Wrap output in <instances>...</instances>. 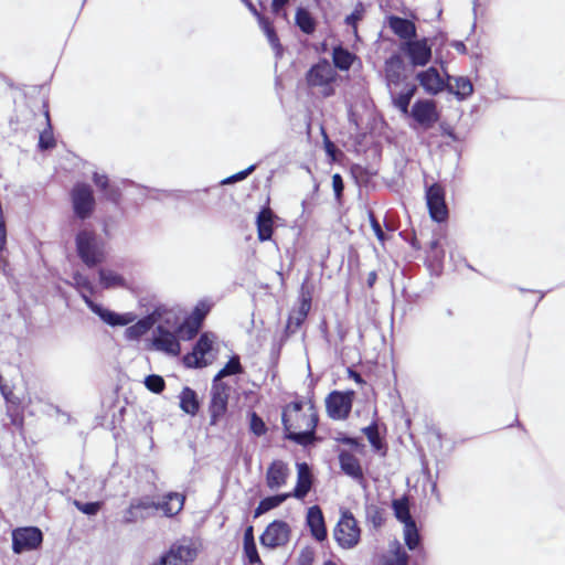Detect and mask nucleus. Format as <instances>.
I'll return each instance as SVG.
<instances>
[{"mask_svg": "<svg viewBox=\"0 0 565 565\" xmlns=\"http://www.w3.org/2000/svg\"><path fill=\"white\" fill-rule=\"evenodd\" d=\"M75 246L79 259L87 267H95L105 259V243L93 230H79L75 235Z\"/></svg>", "mask_w": 565, "mask_h": 565, "instance_id": "nucleus-1", "label": "nucleus"}, {"mask_svg": "<svg viewBox=\"0 0 565 565\" xmlns=\"http://www.w3.org/2000/svg\"><path fill=\"white\" fill-rule=\"evenodd\" d=\"M70 200L76 218L86 221L92 217L96 209V200L89 184L84 182L75 183L70 192Z\"/></svg>", "mask_w": 565, "mask_h": 565, "instance_id": "nucleus-2", "label": "nucleus"}, {"mask_svg": "<svg viewBox=\"0 0 565 565\" xmlns=\"http://www.w3.org/2000/svg\"><path fill=\"white\" fill-rule=\"evenodd\" d=\"M333 537L343 550H352L360 543L361 529L349 510L342 511L333 530Z\"/></svg>", "mask_w": 565, "mask_h": 565, "instance_id": "nucleus-3", "label": "nucleus"}, {"mask_svg": "<svg viewBox=\"0 0 565 565\" xmlns=\"http://www.w3.org/2000/svg\"><path fill=\"white\" fill-rule=\"evenodd\" d=\"M309 415H301V420L305 423V429L297 431L290 423V415L287 412L282 413V426L286 434V438L295 441L301 446H308L315 440V431L318 425V415L310 408Z\"/></svg>", "mask_w": 565, "mask_h": 565, "instance_id": "nucleus-4", "label": "nucleus"}, {"mask_svg": "<svg viewBox=\"0 0 565 565\" xmlns=\"http://www.w3.org/2000/svg\"><path fill=\"white\" fill-rule=\"evenodd\" d=\"M335 75L334 67L328 60L322 58L309 68L306 81L308 86L320 87L324 96H331L333 94L331 84L334 82Z\"/></svg>", "mask_w": 565, "mask_h": 565, "instance_id": "nucleus-5", "label": "nucleus"}, {"mask_svg": "<svg viewBox=\"0 0 565 565\" xmlns=\"http://www.w3.org/2000/svg\"><path fill=\"white\" fill-rule=\"evenodd\" d=\"M291 536L290 525L282 520H275L269 523L259 536V542L264 547L275 550L285 546Z\"/></svg>", "mask_w": 565, "mask_h": 565, "instance_id": "nucleus-6", "label": "nucleus"}, {"mask_svg": "<svg viewBox=\"0 0 565 565\" xmlns=\"http://www.w3.org/2000/svg\"><path fill=\"white\" fill-rule=\"evenodd\" d=\"M43 541V534L35 526L19 527L12 531V550L15 554L38 548Z\"/></svg>", "mask_w": 565, "mask_h": 565, "instance_id": "nucleus-7", "label": "nucleus"}, {"mask_svg": "<svg viewBox=\"0 0 565 565\" xmlns=\"http://www.w3.org/2000/svg\"><path fill=\"white\" fill-rule=\"evenodd\" d=\"M401 50L407 55L413 66H425L431 60V46L426 38L405 41Z\"/></svg>", "mask_w": 565, "mask_h": 565, "instance_id": "nucleus-8", "label": "nucleus"}, {"mask_svg": "<svg viewBox=\"0 0 565 565\" xmlns=\"http://www.w3.org/2000/svg\"><path fill=\"white\" fill-rule=\"evenodd\" d=\"M426 203L430 217L438 223L448 217V209L445 202V191L441 185L434 183L426 189Z\"/></svg>", "mask_w": 565, "mask_h": 565, "instance_id": "nucleus-9", "label": "nucleus"}, {"mask_svg": "<svg viewBox=\"0 0 565 565\" xmlns=\"http://www.w3.org/2000/svg\"><path fill=\"white\" fill-rule=\"evenodd\" d=\"M409 115L423 129H430L439 119L436 103L431 99H417Z\"/></svg>", "mask_w": 565, "mask_h": 565, "instance_id": "nucleus-10", "label": "nucleus"}, {"mask_svg": "<svg viewBox=\"0 0 565 565\" xmlns=\"http://www.w3.org/2000/svg\"><path fill=\"white\" fill-rule=\"evenodd\" d=\"M82 298L86 306L94 312L99 319L110 327H124L128 326L134 320L131 313H118L104 306L93 301L87 295L82 294Z\"/></svg>", "mask_w": 565, "mask_h": 565, "instance_id": "nucleus-11", "label": "nucleus"}, {"mask_svg": "<svg viewBox=\"0 0 565 565\" xmlns=\"http://www.w3.org/2000/svg\"><path fill=\"white\" fill-rule=\"evenodd\" d=\"M212 344L213 341L209 338L206 333L201 334L195 345L193 347L192 352L184 355V365L186 367L201 369L211 363L207 355L212 350Z\"/></svg>", "mask_w": 565, "mask_h": 565, "instance_id": "nucleus-12", "label": "nucleus"}, {"mask_svg": "<svg viewBox=\"0 0 565 565\" xmlns=\"http://www.w3.org/2000/svg\"><path fill=\"white\" fill-rule=\"evenodd\" d=\"M211 310V303L202 300L200 301L191 315L184 320V322L178 328V332L186 339H192L199 332L203 320Z\"/></svg>", "mask_w": 565, "mask_h": 565, "instance_id": "nucleus-13", "label": "nucleus"}, {"mask_svg": "<svg viewBox=\"0 0 565 565\" xmlns=\"http://www.w3.org/2000/svg\"><path fill=\"white\" fill-rule=\"evenodd\" d=\"M228 391L230 387L226 384L213 382L211 388V403L209 407L211 425H216L218 419L225 414L227 409Z\"/></svg>", "mask_w": 565, "mask_h": 565, "instance_id": "nucleus-14", "label": "nucleus"}, {"mask_svg": "<svg viewBox=\"0 0 565 565\" xmlns=\"http://www.w3.org/2000/svg\"><path fill=\"white\" fill-rule=\"evenodd\" d=\"M196 557V550L191 545L173 544L159 561L152 565H190Z\"/></svg>", "mask_w": 565, "mask_h": 565, "instance_id": "nucleus-15", "label": "nucleus"}, {"mask_svg": "<svg viewBox=\"0 0 565 565\" xmlns=\"http://www.w3.org/2000/svg\"><path fill=\"white\" fill-rule=\"evenodd\" d=\"M416 79L428 95L435 96L446 89L447 82L441 78L437 68L433 66L417 73Z\"/></svg>", "mask_w": 565, "mask_h": 565, "instance_id": "nucleus-16", "label": "nucleus"}, {"mask_svg": "<svg viewBox=\"0 0 565 565\" xmlns=\"http://www.w3.org/2000/svg\"><path fill=\"white\" fill-rule=\"evenodd\" d=\"M326 408L331 418L344 419L351 411V402L343 393L334 391L328 395Z\"/></svg>", "mask_w": 565, "mask_h": 565, "instance_id": "nucleus-17", "label": "nucleus"}, {"mask_svg": "<svg viewBox=\"0 0 565 565\" xmlns=\"http://www.w3.org/2000/svg\"><path fill=\"white\" fill-rule=\"evenodd\" d=\"M152 343L158 351L167 354L178 355L180 353V343L175 334L162 326L157 327Z\"/></svg>", "mask_w": 565, "mask_h": 565, "instance_id": "nucleus-18", "label": "nucleus"}, {"mask_svg": "<svg viewBox=\"0 0 565 565\" xmlns=\"http://www.w3.org/2000/svg\"><path fill=\"white\" fill-rule=\"evenodd\" d=\"M306 523L315 540L323 542L327 539L328 532L324 524L323 513L318 505H312L308 509Z\"/></svg>", "mask_w": 565, "mask_h": 565, "instance_id": "nucleus-19", "label": "nucleus"}, {"mask_svg": "<svg viewBox=\"0 0 565 565\" xmlns=\"http://www.w3.org/2000/svg\"><path fill=\"white\" fill-rule=\"evenodd\" d=\"M404 61L398 54H393L385 61V81L390 89L392 86H398L402 83L404 78Z\"/></svg>", "mask_w": 565, "mask_h": 565, "instance_id": "nucleus-20", "label": "nucleus"}, {"mask_svg": "<svg viewBox=\"0 0 565 565\" xmlns=\"http://www.w3.org/2000/svg\"><path fill=\"white\" fill-rule=\"evenodd\" d=\"M289 476V469L282 460H274L266 472V484L270 490L282 487Z\"/></svg>", "mask_w": 565, "mask_h": 565, "instance_id": "nucleus-21", "label": "nucleus"}, {"mask_svg": "<svg viewBox=\"0 0 565 565\" xmlns=\"http://www.w3.org/2000/svg\"><path fill=\"white\" fill-rule=\"evenodd\" d=\"M446 90L454 94L457 99L465 100L473 93V85L466 76H447Z\"/></svg>", "mask_w": 565, "mask_h": 565, "instance_id": "nucleus-22", "label": "nucleus"}, {"mask_svg": "<svg viewBox=\"0 0 565 565\" xmlns=\"http://www.w3.org/2000/svg\"><path fill=\"white\" fill-rule=\"evenodd\" d=\"M311 471L306 462L297 465V484L292 491L291 497L296 499H303L311 489Z\"/></svg>", "mask_w": 565, "mask_h": 565, "instance_id": "nucleus-23", "label": "nucleus"}, {"mask_svg": "<svg viewBox=\"0 0 565 565\" xmlns=\"http://www.w3.org/2000/svg\"><path fill=\"white\" fill-rule=\"evenodd\" d=\"M339 463L341 470L354 480H363V470L359 459L347 450L339 452Z\"/></svg>", "mask_w": 565, "mask_h": 565, "instance_id": "nucleus-24", "label": "nucleus"}, {"mask_svg": "<svg viewBox=\"0 0 565 565\" xmlns=\"http://www.w3.org/2000/svg\"><path fill=\"white\" fill-rule=\"evenodd\" d=\"M184 495L178 492H169L163 495V500L157 502L158 511H162L167 518L177 515L184 505Z\"/></svg>", "mask_w": 565, "mask_h": 565, "instance_id": "nucleus-25", "label": "nucleus"}, {"mask_svg": "<svg viewBox=\"0 0 565 565\" xmlns=\"http://www.w3.org/2000/svg\"><path fill=\"white\" fill-rule=\"evenodd\" d=\"M388 25L398 38L405 41H409L416 36V26L408 19L392 15L388 19Z\"/></svg>", "mask_w": 565, "mask_h": 565, "instance_id": "nucleus-26", "label": "nucleus"}, {"mask_svg": "<svg viewBox=\"0 0 565 565\" xmlns=\"http://www.w3.org/2000/svg\"><path fill=\"white\" fill-rule=\"evenodd\" d=\"M257 234L260 242L269 241L274 231V214L270 209H262L256 217Z\"/></svg>", "mask_w": 565, "mask_h": 565, "instance_id": "nucleus-27", "label": "nucleus"}, {"mask_svg": "<svg viewBox=\"0 0 565 565\" xmlns=\"http://www.w3.org/2000/svg\"><path fill=\"white\" fill-rule=\"evenodd\" d=\"M93 182L96 188L103 192L105 198L108 201L117 203L120 199V190L118 186L110 184L109 179L106 174L94 172L93 173Z\"/></svg>", "mask_w": 565, "mask_h": 565, "instance_id": "nucleus-28", "label": "nucleus"}, {"mask_svg": "<svg viewBox=\"0 0 565 565\" xmlns=\"http://www.w3.org/2000/svg\"><path fill=\"white\" fill-rule=\"evenodd\" d=\"M132 508L137 510L141 521H145L156 514L158 511L157 502L149 495L131 499Z\"/></svg>", "mask_w": 565, "mask_h": 565, "instance_id": "nucleus-29", "label": "nucleus"}, {"mask_svg": "<svg viewBox=\"0 0 565 565\" xmlns=\"http://www.w3.org/2000/svg\"><path fill=\"white\" fill-rule=\"evenodd\" d=\"M417 92V87L414 84H408L406 89L394 95H392L393 105L404 115H409V104L412 98L415 96Z\"/></svg>", "mask_w": 565, "mask_h": 565, "instance_id": "nucleus-30", "label": "nucleus"}, {"mask_svg": "<svg viewBox=\"0 0 565 565\" xmlns=\"http://www.w3.org/2000/svg\"><path fill=\"white\" fill-rule=\"evenodd\" d=\"M180 408L192 416L198 413L200 404L195 391L188 386L183 387L180 393Z\"/></svg>", "mask_w": 565, "mask_h": 565, "instance_id": "nucleus-31", "label": "nucleus"}, {"mask_svg": "<svg viewBox=\"0 0 565 565\" xmlns=\"http://www.w3.org/2000/svg\"><path fill=\"white\" fill-rule=\"evenodd\" d=\"M290 497V493H280L264 498L263 500H260L257 508L255 509L254 518H259L264 513L279 507Z\"/></svg>", "mask_w": 565, "mask_h": 565, "instance_id": "nucleus-32", "label": "nucleus"}, {"mask_svg": "<svg viewBox=\"0 0 565 565\" xmlns=\"http://www.w3.org/2000/svg\"><path fill=\"white\" fill-rule=\"evenodd\" d=\"M98 276L100 285L105 289L126 287L125 278L114 270L102 268L98 270Z\"/></svg>", "mask_w": 565, "mask_h": 565, "instance_id": "nucleus-33", "label": "nucleus"}, {"mask_svg": "<svg viewBox=\"0 0 565 565\" xmlns=\"http://www.w3.org/2000/svg\"><path fill=\"white\" fill-rule=\"evenodd\" d=\"M296 25L306 34H312L316 30V21L308 10L298 8L295 14Z\"/></svg>", "mask_w": 565, "mask_h": 565, "instance_id": "nucleus-34", "label": "nucleus"}, {"mask_svg": "<svg viewBox=\"0 0 565 565\" xmlns=\"http://www.w3.org/2000/svg\"><path fill=\"white\" fill-rule=\"evenodd\" d=\"M332 60L334 67L341 71H348L354 60V55L342 46H335L332 52Z\"/></svg>", "mask_w": 565, "mask_h": 565, "instance_id": "nucleus-35", "label": "nucleus"}, {"mask_svg": "<svg viewBox=\"0 0 565 565\" xmlns=\"http://www.w3.org/2000/svg\"><path fill=\"white\" fill-rule=\"evenodd\" d=\"M243 366L238 355H233L228 362L222 367L214 376L213 382L220 383V381L230 375H236L243 373Z\"/></svg>", "mask_w": 565, "mask_h": 565, "instance_id": "nucleus-36", "label": "nucleus"}, {"mask_svg": "<svg viewBox=\"0 0 565 565\" xmlns=\"http://www.w3.org/2000/svg\"><path fill=\"white\" fill-rule=\"evenodd\" d=\"M395 518L404 525L408 522H415L409 512V504L406 498L395 499L392 502Z\"/></svg>", "mask_w": 565, "mask_h": 565, "instance_id": "nucleus-37", "label": "nucleus"}, {"mask_svg": "<svg viewBox=\"0 0 565 565\" xmlns=\"http://www.w3.org/2000/svg\"><path fill=\"white\" fill-rule=\"evenodd\" d=\"M152 327L150 318H145L128 327L125 331V335L128 340H138L146 334Z\"/></svg>", "mask_w": 565, "mask_h": 565, "instance_id": "nucleus-38", "label": "nucleus"}, {"mask_svg": "<svg viewBox=\"0 0 565 565\" xmlns=\"http://www.w3.org/2000/svg\"><path fill=\"white\" fill-rule=\"evenodd\" d=\"M259 25L263 29L264 33L266 34L269 44L275 50L276 55L280 56L282 53V47L270 22L266 18L259 17Z\"/></svg>", "mask_w": 565, "mask_h": 565, "instance_id": "nucleus-39", "label": "nucleus"}, {"mask_svg": "<svg viewBox=\"0 0 565 565\" xmlns=\"http://www.w3.org/2000/svg\"><path fill=\"white\" fill-rule=\"evenodd\" d=\"M404 541L411 551L419 547L422 539L415 522H408L404 525Z\"/></svg>", "mask_w": 565, "mask_h": 565, "instance_id": "nucleus-40", "label": "nucleus"}, {"mask_svg": "<svg viewBox=\"0 0 565 565\" xmlns=\"http://www.w3.org/2000/svg\"><path fill=\"white\" fill-rule=\"evenodd\" d=\"M145 386L150 392L159 394L164 390L166 383H164V380L162 376L157 375V374H151L145 379Z\"/></svg>", "mask_w": 565, "mask_h": 565, "instance_id": "nucleus-41", "label": "nucleus"}, {"mask_svg": "<svg viewBox=\"0 0 565 565\" xmlns=\"http://www.w3.org/2000/svg\"><path fill=\"white\" fill-rule=\"evenodd\" d=\"M249 429L256 436H263L267 431L265 422L255 412H252L249 415Z\"/></svg>", "mask_w": 565, "mask_h": 565, "instance_id": "nucleus-42", "label": "nucleus"}, {"mask_svg": "<svg viewBox=\"0 0 565 565\" xmlns=\"http://www.w3.org/2000/svg\"><path fill=\"white\" fill-rule=\"evenodd\" d=\"M73 504L76 507L78 511L86 515H96L102 508V502H82L79 500H74Z\"/></svg>", "mask_w": 565, "mask_h": 565, "instance_id": "nucleus-43", "label": "nucleus"}, {"mask_svg": "<svg viewBox=\"0 0 565 565\" xmlns=\"http://www.w3.org/2000/svg\"><path fill=\"white\" fill-rule=\"evenodd\" d=\"M367 520L373 524L374 527H380L384 523L383 511L377 507H370L366 511Z\"/></svg>", "mask_w": 565, "mask_h": 565, "instance_id": "nucleus-44", "label": "nucleus"}, {"mask_svg": "<svg viewBox=\"0 0 565 565\" xmlns=\"http://www.w3.org/2000/svg\"><path fill=\"white\" fill-rule=\"evenodd\" d=\"M385 565H408V555L398 544L392 558L386 559Z\"/></svg>", "mask_w": 565, "mask_h": 565, "instance_id": "nucleus-45", "label": "nucleus"}, {"mask_svg": "<svg viewBox=\"0 0 565 565\" xmlns=\"http://www.w3.org/2000/svg\"><path fill=\"white\" fill-rule=\"evenodd\" d=\"M54 146H55V140H54L51 127L49 126L47 129H45L44 131H42L40 134L39 148L41 150H47V149L53 148Z\"/></svg>", "mask_w": 565, "mask_h": 565, "instance_id": "nucleus-46", "label": "nucleus"}, {"mask_svg": "<svg viewBox=\"0 0 565 565\" xmlns=\"http://www.w3.org/2000/svg\"><path fill=\"white\" fill-rule=\"evenodd\" d=\"M363 433L367 437L370 444L375 449H380L381 448V439H380V436H379L377 426L375 424H372V425L363 428Z\"/></svg>", "mask_w": 565, "mask_h": 565, "instance_id": "nucleus-47", "label": "nucleus"}, {"mask_svg": "<svg viewBox=\"0 0 565 565\" xmlns=\"http://www.w3.org/2000/svg\"><path fill=\"white\" fill-rule=\"evenodd\" d=\"M316 552L312 547L306 546L299 552L297 563L298 565H312L315 561Z\"/></svg>", "mask_w": 565, "mask_h": 565, "instance_id": "nucleus-48", "label": "nucleus"}, {"mask_svg": "<svg viewBox=\"0 0 565 565\" xmlns=\"http://www.w3.org/2000/svg\"><path fill=\"white\" fill-rule=\"evenodd\" d=\"M73 280H74V285L81 289V290H85L87 292H93V285L90 282V280L88 279V277H86L85 275L81 274V273H75L73 275Z\"/></svg>", "mask_w": 565, "mask_h": 565, "instance_id": "nucleus-49", "label": "nucleus"}, {"mask_svg": "<svg viewBox=\"0 0 565 565\" xmlns=\"http://www.w3.org/2000/svg\"><path fill=\"white\" fill-rule=\"evenodd\" d=\"M0 392L6 402L12 405H19L20 398L13 393V391L6 384H3L2 376L0 375Z\"/></svg>", "mask_w": 565, "mask_h": 565, "instance_id": "nucleus-50", "label": "nucleus"}, {"mask_svg": "<svg viewBox=\"0 0 565 565\" xmlns=\"http://www.w3.org/2000/svg\"><path fill=\"white\" fill-rule=\"evenodd\" d=\"M244 547V554L247 557L248 562L250 564H262L259 554L257 552L256 543L255 544H245Z\"/></svg>", "mask_w": 565, "mask_h": 565, "instance_id": "nucleus-51", "label": "nucleus"}, {"mask_svg": "<svg viewBox=\"0 0 565 565\" xmlns=\"http://www.w3.org/2000/svg\"><path fill=\"white\" fill-rule=\"evenodd\" d=\"M255 168H256V166L252 164L248 168H246L245 170L239 171V172H237V173L226 178L225 180L222 181V183L223 184H230L232 182L242 181L245 178H247L255 170Z\"/></svg>", "mask_w": 565, "mask_h": 565, "instance_id": "nucleus-52", "label": "nucleus"}, {"mask_svg": "<svg viewBox=\"0 0 565 565\" xmlns=\"http://www.w3.org/2000/svg\"><path fill=\"white\" fill-rule=\"evenodd\" d=\"M138 521H141L137 510L132 508V502L130 501L129 507L124 511L122 522L126 524H132Z\"/></svg>", "mask_w": 565, "mask_h": 565, "instance_id": "nucleus-53", "label": "nucleus"}, {"mask_svg": "<svg viewBox=\"0 0 565 565\" xmlns=\"http://www.w3.org/2000/svg\"><path fill=\"white\" fill-rule=\"evenodd\" d=\"M305 319H300L297 313H292L289 316L287 324H286V331L290 333H295L297 329L303 323Z\"/></svg>", "mask_w": 565, "mask_h": 565, "instance_id": "nucleus-54", "label": "nucleus"}, {"mask_svg": "<svg viewBox=\"0 0 565 565\" xmlns=\"http://www.w3.org/2000/svg\"><path fill=\"white\" fill-rule=\"evenodd\" d=\"M363 10L354 9V11L345 18V23L354 29L356 32V23L362 19Z\"/></svg>", "mask_w": 565, "mask_h": 565, "instance_id": "nucleus-55", "label": "nucleus"}, {"mask_svg": "<svg viewBox=\"0 0 565 565\" xmlns=\"http://www.w3.org/2000/svg\"><path fill=\"white\" fill-rule=\"evenodd\" d=\"M332 188L335 196L339 199L344 190V183L342 177L339 173H335L332 177Z\"/></svg>", "mask_w": 565, "mask_h": 565, "instance_id": "nucleus-56", "label": "nucleus"}, {"mask_svg": "<svg viewBox=\"0 0 565 565\" xmlns=\"http://www.w3.org/2000/svg\"><path fill=\"white\" fill-rule=\"evenodd\" d=\"M311 308V298L310 296L309 297H305L302 298V301L300 303V307L298 309V311L296 312L297 316L300 317V319H306L309 310Z\"/></svg>", "mask_w": 565, "mask_h": 565, "instance_id": "nucleus-57", "label": "nucleus"}, {"mask_svg": "<svg viewBox=\"0 0 565 565\" xmlns=\"http://www.w3.org/2000/svg\"><path fill=\"white\" fill-rule=\"evenodd\" d=\"M370 223H371V227H372L375 236L377 237V239L381 242H384L385 234H384L380 223L377 222V220L374 217L373 214H370Z\"/></svg>", "mask_w": 565, "mask_h": 565, "instance_id": "nucleus-58", "label": "nucleus"}, {"mask_svg": "<svg viewBox=\"0 0 565 565\" xmlns=\"http://www.w3.org/2000/svg\"><path fill=\"white\" fill-rule=\"evenodd\" d=\"M245 544H255L253 526H248L244 532L243 545Z\"/></svg>", "mask_w": 565, "mask_h": 565, "instance_id": "nucleus-59", "label": "nucleus"}, {"mask_svg": "<svg viewBox=\"0 0 565 565\" xmlns=\"http://www.w3.org/2000/svg\"><path fill=\"white\" fill-rule=\"evenodd\" d=\"M335 439H337V441H339L343 445L358 446V440L350 436L341 435V436L337 437Z\"/></svg>", "mask_w": 565, "mask_h": 565, "instance_id": "nucleus-60", "label": "nucleus"}, {"mask_svg": "<svg viewBox=\"0 0 565 565\" xmlns=\"http://www.w3.org/2000/svg\"><path fill=\"white\" fill-rule=\"evenodd\" d=\"M241 1L247 7V9L253 13V15H255L257 18V20L259 21V17H263V15L258 12V10L254 6V3L250 0H241Z\"/></svg>", "mask_w": 565, "mask_h": 565, "instance_id": "nucleus-61", "label": "nucleus"}, {"mask_svg": "<svg viewBox=\"0 0 565 565\" xmlns=\"http://www.w3.org/2000/svg\"><path fill=\"white\" fill-rule=\"evenodd\" d=\"M288 2H289V0H273V2H271L273 11L278 13Z\"/></svg>", "mask_w": 565, "mask_h": 565, "instance_id": "nucleus-62", "label": "nucleus"}, {"mask_svg": "<svg viewBox=\"0 0 565 565\" xmlns=\"http://www.w3.org/2000/svg\"><path fill=\"white\" fill-rule=\"evenodd\" d=\"M450 45H451V47H454L457 52H459L461 54L467 53V47H466L465 43L461 41H452L450 43Z\"/></svg>", "mask_w": 565, "mask_h": 565, "instance_id": "nucleus-63", "label": "nucleus"}, {"mask_svg": "<svg viewBox=\"0 0 565 565\" xmlns=\"http://www.w3.org/2000/svg\"><path fill=\"white\" fill-rule=\"evenodd\" d=\"M289 408H292L294 412L296 413V415L301 418V415H302V414H300L301 408H302L301 403L295 402L291 405H289Z\"/></svg>", "mask_w": 565, "mask_h": 565, "instance_id": "nucleus-64", "label": "nucleus"}]
</instances>
